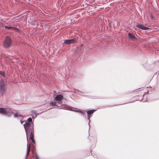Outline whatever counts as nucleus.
Masks as SVG:
<instances>
[{"instance_id":"nucleus-1","label":"nucleus","mask_w":159,"mask_h":159,"mask_svg":"<svg viewBox=\"0 0 159 159\" xmlns=\"http://www.w3.org/2000/svg\"><path fill=\"white\" fill-rule=\"evenodd\" d=\"M54 101L51 100L49 102V104L50 107H52V108H58L63 109L66 110H70L69 108L72 107L66 104H62V101L64 99L63 96L61 94H57L53 96Z\"/></svg>"},{"instance_id":"nucleus-2","label":"nucleus","mask_w":159,"mask_h":159,"mask_svg":"<svg viewBox=\"0 0 159 159\" xmlns=\"http://www.w3.org/2000/svg\"><path fill=\"white\" fill-rule=\"evenodd\" d=\"M23 126L26 134L27 141L28 140V137L30 136L29 140L32 143V145L35 147V140L34 139V124H30L28 123H25Z\"/></svg>"},{"instance_id":"nucleus-3","label":"nucleus","mask_w":159,"mask_h":159,"mask_svg":"<svg viewBox=\"0 0 159 159\" xmlns=\"http://www.w3.org/2000/svg\"><path fill=\"white\" fill-rule=\"evenodd\" d=\"M7 82L3 80H0V94L2 96L5 93L7 88Z\"/></svg>"},{"instance_id":"nucleus-4","label":"nucleus","mask_w":159,"mask_h":159,"mask_svg":"<svg viewBox=\"0 0 159 159\" xmlns=\"http://www.w3.org/2000/svg\"><path fill=\"white\" fill-rule=\"evenodd\" d=\"M96 111V110L95 109H91L89 110L86 111L87 114V118L89 120V122L88 123L89 126V129H90V126L89 124V123L90 122V118L93 116V113Z\"/></svg>"},{"instance_id":"nucleus-5","label":"nucleus","mask_w":159,"mask_h":159,"mask_svg":"<svg viewBox=\"0 0 159 159\" xmlns=\"http://www.w3.org/2000/svg\"><path fill=\"white\" fill-rule=\"evenodd\" d=\"M12 44L11 38L9 37H6L3 42V46L4 48L9 47Z\"/></svg>"},{"instance_id":"nucleus-6","label":"nucleus","mask_w":159,"mask_h":159,"mask_svg":"<svg viewBox=\"0 0 159 159\" xmlns=\"http://www.w3.org/2000/svg\"><path fill=\"white\" fill-rule=\"evenodd\" d=\"M70 109V110H69L70 111H74L75 112H77L80 113H81L85 117H86V110H81L80 109H78L77 108H75L72 107V108H69Z\"/></svg>"},{"instance_id":"nucleus-7","label":"nucleus","mask_w":159,"mask_h":159,"mask_svg":"<svg viewBox=\"0 0 159 159\" xmlns=\"http://www.w3.org/2000/svg\"><path fill=\"white\" fill-rule=\"evenodd\" d=\"M27 141V152H26V154L25 156V159H27V157L30 154V143H31V144H32V143L30 142V143H29V142L28 140ZM31 146H32V151H35V147L34 148L33 146H32V144H31ZM34 145L35 146V144Z\"/></svg>"},{"instance_id":"nucleus-8","label":"nucleus","mask_w":159,"mask_h":159,"mask_svg":"<svg viewBox=\"0 0 159 159\" xmlns=\"http://www.w3.org/2000/svg\"><path fill=\"white\" fill-rule=\"evenodd\" d=\"M76 43V39L74 38L70 39H67L64 41L63 45H69L71 44L75 43Z\"/></svg>"},{"instance_id":"nucleus-9","label":"nucleus","mask_w":159,"mask_h":159,"mask_svg":"<svg viewBox=\"0 0 159 159\" xmlns=\"http://www.w3.org/2000/svg\"><path fill=\"white\" fill-rule=\"evenodd\" d=\"M9 108L0 107V114L3 115H6L7 113H10V111H7Z\"/></svg>"},{"instance_id":"nucleus-10","label":"nucleus","mask_w":159,"mask_h":159,"mask_svg":"<svg viewBox=\"0 0 159 159\" xmlns=\"http://www.w3.org/2000/svg\"><path fill=\"white\" fill-rule=\"evenodd\" d=\"M136 27L142 30H146L149 29L148 27H145L143 25L138 24L136 25Z\"/></svg>"},{"instance_id":"nucleus-11","label":"nucleus","mask_w":159,"mask_h":159,"mask_svg":"<svg viewBox=\"0 0 159 159\" xmlns=\"http://www.w3.org/2000/svg\"><path fill=\"white\" fill-rule=\"evenodd\" d=\"M138 100H136L135 101V100L133 101H132L131 102H126V103H123L122 104H118V105H114L113 106H105L104 107H103V108H105L108 107H114V106H117L120 105H123V104H127V103H133V102H135L136 101H138Z\"/></svg>"},{"instance_id":"nucleus-12","label":"nucleus","mask_w":159,"mask_h":159,"mask_svg":"<svg viewBox=\"0 0 159 159\" xmlns=\"http://www.w3.org/2000/svg\"><path fill=\"white\" fill-rule=\"evenodd\" d=\"M7 111H8L11 112H10V113H7L5 115L7 116L8 117H11V114H13V111L12 110L11 108H8V109H7Z\"/></svg>"},{"instance_id":"nucleus-13","label":"nucleus","mask_w":159,"mask_h":159,"mask_svg":"<svg viewBox=\"0 0 159 159\" xmlns=\"http://www.w3.org/2000/svg\"><path fill=\"white\" fill-rule=\"evenodd\" d=\"M28 123L30 124H34L32 118L31 117L29 118L28 119L26 120L25 123Z\"/></svg>"},{"instance_id":"nucleus-14","label":"nucleus","mask_w":159,"mask_h":159,"mask_svg":"<svg viewBox=\"0 0 159 159\" xmlns=\"http://www.w3.org/2000/svg\"><path fill=\"white\" fill-rule=\"evenodd\" d=\"M128 36L129 38L132 40H134L136 38L135 36L132 34L131 33H129L128 34Z\"/></svg>"},{"instance_id":"nucleus-15","label":"nucleus","mask_w":159,"mask_h":159,"mask_svg":"<svg viewBox=\"0 0 159 159\" xmlns=\"http://www.w3.org/2000/svg\"><path fill=\"white\" fill-rule=\"evenodd\" d=\"M5 28L6 29H8V30H13L15 29H16L15 27H13L8 26H5Z\"/></svg>"},{"instance_id":"nucleus-16","label":"nucleus","mask_w":159,"mask_h":159,"mask_svg":"<svg viewBox=\"0 0 159 159\" xmlns=\"http://www.w3.org/2000/svg\"><path fill=\"white\" fill-rule=\"evenodd\" d=\"M13 114L15 117L18 118L19 116H20V118L22 117V116L21 115H19L17 113H13Z\"/></svg>"},{"instance_id":"nucleus-17","label":"nucleus","mask_w":159,"mask_h":159,"mask_svg":"<svg viewBox=\"0 0 159 159\" xmlns=\"http://www.w3.org/2000/svg\"><path fill=\"white\" fill-rule=\"evenodd\" d=\"M0 74L3 77H5V72L1 70H0Z\"/></svg>"},{"instance_id":"nucleus-18","label":"nucleus","mask_w":159,"mask_h":159,"mask_svg":"<svg viewBox=\"0 0 159 159\" xmlns=\"http://www.w3.org/2000/svg\"><path fill=\"white\" fill-rule=\"evenodd\" d=\"M33 159H39V157L37 153L36 152L34 153V157Z\"/></svg>"},{"instance_id":"nucleus-19","label":"nucleus","mask_w":159,"mask_h":159,"mask_svg":"<svg viewBox=\"0 0 159 159\" xmlns=\"http://www.w3.org/2000/svg\"><path fill=\"white\" fill-rule=\"evenodd\" d=\"M157 75V76L159 77V70L155 73L154 75Z\"/></svg>"},{"instance_id":"nucleus-20","label":"nucleus","mask_w":159,"mask_h":159,"mask_svg":"<svg viewBox=\"0 0 159 159\" xmlns=\"http://www.w3.org/2000/svg\"><path fill=\"white\" fill-rule=\"evenodd\" d=\"M22 117H21V118H20V123L21 124H22L24 121H25V120H22Z\"/></svg>"},{"instance_id":"nucleus-21","label":"nucleus","mask_w":159,"mask_h":159,"mask_svg":"<svg viewBox=\"0 0 159 159\" xmlns=\"http://www.w3.org/2000/svg\"><path fill=\"white\" fill-rule=\"evenodd\" d=\"M94 158H96L98 159H102V158H100L99 157H96V156H93Z\"/></svg>"},{"instance_id":"nucleus-22","label":"nucleus","mask_w":159,"mask_h":159,"mask_svg":"<svg viewBox=\"0 0 159 159\" xmlns=\"http://www.w3.org/2000/svg\"><path fill=\"white\" fill-rule=\"evenodd\" d=\"M76 90L77 91H78V93H82V92L80 90H79L78 89H76Z\"/></svg>"},{"instance_id":"nucleus-23","label":"nucleus","mask_w":159,"mask_h":159,"mask_svg":"<svg viewBox=\"0 0 159 159\" xmlns=\"http://www.w3.org/2000/svg\"><path fill=\"white\" fill-rule=\"evenodd\" d=\"M82 94H83V93H80L79 94L80 95H82Z\"/></svg>"},{"instance_id":"nucleus-24","label":"nucleus","mask_w":159,"mask_h":159,"mask_svg":"<svg viewBox=\"0 0 159 159\" xmlns=\"http://www.w3.org/2000/svg\"><path fill=\"white\" fill-rule=\"evenodd\" d=\"M147 102V100H146V101H143V102Z\"/></svg>"},{"instance_id":"nucleus-25","label":"nucleus","mask_w":159,"mask_h":159,"mask_svg":"<svg viewBox=\"0 0 159 159\" xmlns=\"http://www.w3.org/2000/svg\"><path fill=\"white\" fill-rule=\"evenodd\" d=\"M149 92V91H147V92H146V93H148Z\"/></svg>"},{"instance_id":"nucleus-26","label":"nucleus","mask_w":159,"mask_h":159,"mask_svg":"<svg viewBox=\"0 0 159 159\" xmlns=\"http://www.w3.org/2000/svg\"><path fill=\"white\" fill-rule=\"evenodd\" d=\"M32 118H33L34 119V116H32Z\"/></svg>"},{"instance_id":"nucleus-27","label":"nucleus","mask_w":159,"mask_h":159,"mask_svg":"<svg viewBox=\"0 0 159 159\" xmlns=\"http://www.w3.org/2000/svg\"><path fill=\"white\" fill-rule=\"evenodd\" d=\"M142 101V100H139V101H140V102H141Z\"/></svg>"},{"instance_id":"nucleus-28","label":"nucleus","mask_w":159,"mask_h":159,"mask_svg":"<svg viewBox=\"0 0 159 159\" xmlns=\"http://www.w3.org/2000/svg\"><path fill=\"white\" fill-rule=\"evenodd\" d=\"M134 91H135V90H134L132 92V93H133V92H134Z\"/></svg>"},{"instance_id":"nucleus-29","label":"nucleus","mask_w":159,"mask_h":159,"mask_svg":"<svg viewBox=\"0 0 159 159\" xmlns=\"http://www.w3.org/2000/svg\"><path fill=\"white\" fill-rule=\"evenodd\" d=\"M96 141L97 142V138H96Z\"/></svg>"},{"instance_id":"nucleus-30","label":"nucleus","mask_w":159,"mask_h":159,"mask_svg":"<svg viewBox=\"0 0 159 159\" xmlns=\"http://www.w3.org/2000/svg\"><path fill=\"white\" fill-rule=\"evenodd\" d=\"M35 115H36V116H35V117H36V116H37V115H36V114H35Z\"/></svg>"},{"instance_id":"nucleus-31","label":"nucleus","mask_w":159,"mask_h":159,"mask_svg":"<svg viewBox=\"0 0 159 159\" xmlns=\"http://www.w3.org/2000/svg\"><path fill=\"white\" fill-rule=\"evenodd\" d=\"M52 109V108H50V109ZM50 109H48V110H47V111H48V110H50Z\"/></svg>"},{"instance_id":"nucleus-32","label":"nucleus","mask_w":159,"mask_h":159,"mask_svg":"<svg viewBox=\"0 0 159 159\" xmlns=\"http://www.w3.org/2000/svg\"><path fill=\"white\" fill-rule=\"evenodd\" d=\"M145 95V93L143 94V97L144 96V95Z\"/></svg>"}]
</instances>
